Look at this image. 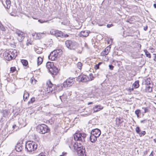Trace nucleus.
<instances>
[{"instance_id":"1","label":"nucleus","mask_w":156,"mask_h":156,"mask_svg":"<svg viewBox=\"0 0 156 156\" xmlns=\"http://www.w3.org/2000/svg\"><path fill=\"white\" fill-rule=\"evenodd\" d=\"M47 87L46 89V91L48 93L51 92L53 90L56 92H59L63 89V84H59L57 86L56 85H54L52 83L51 81L48 80L46 83Z\"/></svg>"},{"instance_id":"2","label":"nucleus","mask_w":156,"mask_h":156,"mask_svg":"<svg viewBox=\"0 0 156 156\" xmlns=\"http://www.w3.org/2000/svg\"><path fill=\"white\" fill-rule=\"evenodd\" d=\"M86 135L85 134L83 133H76L74 136V139L75 140L79 141L78 144L77 148V149L79 148L81 149L83 148H85L82 145V144L85 141V138L86 137Z\"/></svg>"},{"instance_id":"3","label":"nucleus","mask_w":156,"mask_h":156,"mask_svg":"<svg viewBox=\"0 0 156 156\" xmlns=\"http://www.w3.org/2000/svg\"><path fill=\"white\" fill-rule=\"evenodd\" d=\"M17 55V51L15 49L7 50L3 54L5 59L8 61L14 59Z\"/></svg>"},{"instance_id":"4","label":"nucleus","mask_w":156,"mask_h":156,"mask_svg":"<svg viewBox=\"0 0 156 156\" xmlns=\"http://www.w3.org/2000/svg\"><path fill=\"white\" fill-rule=\"evenodd\" d=\"M37 148V145L33 142L28 141L25 145V149L28 152H31L36 150Z\"/></svg>"},{"instance_id":"5","label":"nucleus","mask_w":156,"mask_h":156,"mask_svg":"<svg viewBox=\"0 0 156 156\" xmlns=\"http://www.w3.org/2000/svg\"><path fill=\"white\" fill-rule=\"evenodd\" d=\"M37 132L41 134H44L50 131L49 127L44 124L38 125L37 126Z\"/></svg>"},{"instance_id":"6","label":"nucleus","mask_w":156,"mask_h":156,"mask_svg":"<svg viewBox=\"0 0 156 156\" xmlns=\"http://www.w3.org/2000/svg\"><path fill=\"white\" fill-rule=\"evenodd\" d=\"M50 33L51 35H54L57 37H69L68 34H64L62 31L57 30H51Z\"/></svg>"},{"instance_id":"7","label":"nucleus","mask_w":156,"mask_h":156,"mask_svg":"<svg viewBox=\"0 0 156 156\" xmlns=\"http://www.w3.org/2000/svg\"><path fill=\"white\" fill-rule=\"evenodd\" d=\"M66 47L70 50L75 49L77 46V43L73 41L67 40L65 42Z\"/></svg>"},{"instance_id":"8","label":"nucleus","mask_w":156,"mask_h":156,"mask_svg":"<svg viewBox=\"0 0 156 156\" xmlns=\"http://www.w3.org/2000/svg\"><path fill=\"white\" fill-rule=\"evenodd\" d=\"M74 82V78H68L63 83V86L65 88L70 87L72 86Z\"/></svg>"},{"instance_id":"9","label":"nucleus","mask_w":156,"mask_h":156,"mask_svg":"<svg viewBox=\"0 0 156 156\" xmlns=\"http://www.w3.org/2000/svg\"><path fill=\"white\" fill-rule=\"evenodd\" d=\"M17 35V37L18 41L20 42H22L25 37V34L24 33L19 30H16L15 32Z\"/></svg>"},{"instance_id":"10","label":"nucleus","mask_w":156,"mask_h":156,"mask_svg":"<svg viewBox=\"0 0 156 156\" xmlns=\"http://www.w3.org/2000/svg\"><path fill=\"white\" fill-rule=\"evenodd\" d=\"M79 81L85 82L89 81L90 79L89 77L85 75H80L78 77Z\"/></svg>"},{"instance_id":"11","label":"nucleus","mask_w":156,"mask_h":156,"mask_svg":"<svg viewBox=\"0 0 156 156\" xmlns=\"http://www.w3.org/2000/svg\"><path fill=\"white\" fill-rule=\"evenodd\" d=\"M1 112L2 113L3 117L6 118H8L11 114L9 109L3 110L1 111Z\"/></svg>"},{"instance_id":"12","label":"nucleus","mask_w":156,"mask_h":156,"mask_svg":"<svg viewBox=\"0 0 156 156\" xmlns=\"http://www.w3.org/2000/svg\"><path fill=\"white\" fill-rule=\"evenodd\" d=\"M36 35V39H41L46 36V33L43 32L42 33H35V34H32L33 36Z\"/></svg>"},{"instance_id":"13","label":"nucleus","mask_w":156,"mask_h":156,"mask_svg":"<svg viewBox=\"0 0 156 156\" xmlns=\"http://www.w3.org/2000/svg\"><path fill=\"white\" fill-rule=\"evenodd\" d=\"M101 134L100 130L98 129H95L92 130L91 132V134L93 135L98 137Z\"/></svg>"},{"instance_id":"14","label":"nucleus","mask_w":156,"mask_h":156,"mask_svg":"<svg viewBox=\"0 0 156 156\" xmlns=\"http://www.w3.org/2000/svg\"><path fill=\"white\" fill-rule=\"evenodd\" d=\"M50 72L53 76H55L57 75L58 72V69L56 67L54 66L52 68L49 69Z\"/></svg>"},{"instance_id":"15","label":"nucleus","mask_w":156,"mask_h":156,"mask_svg":"<svg viewBox=\"0 0 156 156\" xmlns=\"http://www.w3.org/2000/svg\"><path fill=\"white\" fill-rule=\"evenodd\" d=\"M59 56L54 51L51 52L48 56V58L52 61L55 60Z\"/></svg>"},{"instance_id":"16","label":"nucleus","mask_w":156,"mask_h":156,"mask_svg":"<svg viewBox=\"0 0 156 156\" xmlns=\"http://www.w3.org/2000/svg\"><path fill=\"white\" fill-rule=\"evenodd\" d=\"M78 156H86L85 148L78 149H77Z\"/></svg>"},{"instance_id":"17","label":"nucleus","mask_w":156,"mask_h":156,"mask_svg":"<svg viewBox=\"0 0 156 156\" xmlns=\"http://www.w3.org/2000/svg\"><path fill=\"white\" fill-rule=\"evenodd\" d=\"M111 47L109 46L107 47L104 51H102L101 55L102 56H104L107 55L108 53L110 50Z\"/></svg>"},{"instance_id":"18","label":"nucleus","mask_w":156,"mask_h":156,"mask_svg":"<svg viewBox=\"0 0 156 156\" xmlns=\"http://www.w3.org/2000/svg\"><path fill=\"white\" fill-rule=\"evenodd\" d=\"M23 149L22 143H18L15 146V149L17 151H21Z\"/></svg>"},{"instance_id":"19","label":"nucleus","mask_w":156,"mask_h":156,"mask_svg":"<svg viewBox=\"0 0 156 156\" xmlns=\"http://www.w3.org/2000/svg\"><path fill=\"white\" fill-rule=\"evenodd\" d=\"M89 35L87 31H81L79 34V36L80 37H86Z\"/></svg>"},{"instance_id":"20","label":"nucleus","mask_w":156,"mask_h":156,"mask_svg":"<svg viewBox=\"0 0 156 156\" xmlns=\"http://www.w3.org/2000/svg\"><path fill=\"white\" fill-rule=\"evenodd\" d=\"M103 108V107L101 106H96L93 108L94 112H98L100 111V110L102 109Z\"/></svg>"},{"instance_id":"21","label":"nucleus","mask_w":156,"mask_h":156,"mask_svg":"<svg viewBox=\"0 0 156 156\" xmlns=\"http://www.w3.org/2000/svg\"><path fill=\"white\" fill-rule=\"evenodd\" d=\"M97 137L91 134L90 136V139L91 142L94 143L97 140Z\"/></svg>"},{"instance_id":"22","label":"nucleus","mask_w":156,"mask_h":156,"mask_svg":"<svg viewBox=\"0 0 156 156\" xmlns=\"http://www.w3.org/2000/svg\"><path fill=\"white\" fill-rule=\"evenodd\" d=\"M54 66V63L53 62H48L46 63V66L47 69H50L52 68Z\"/></svg>"},{"instance_id":"23","label":"nucleus","mask_w":156,"mask_h":156,"mask_svg":"<svg viewBox=\"0 0 156 156\" xmlns=\"http://www.w3.org/2000/svg\"><path fill=\"white\" fill-rule=\"evenodd\" d=\"M133 86L135 88H138L139 87V80L136 81L133 84Z\"/></svg>"},{"instance_id":"24","label":"nucleus","mask_w":156,"mask_h":156,"mask_svg":"<svg viewBox=\"0 0 156 156\" xmlns=\"http://www.w3.org/2000/svg\"><path fill=\"white\" fill-rule=\"evenodd\" d=\"M43 59L42 58L39 57L37 59V64L38 66L40 65L43 62Z\"/></svg>"},{"instance_id":"25","label":"nucleus","mask_w":156,"mask_h":156,"mask_svg":"<svg viewBox=\"0 0 156 156\" xmlns=\"http://www.w3.org/2000/svg\"><path fill=\"white\" fill-rule=\"evenodd\" d=\"M29 94L27 92H24L23 96V98L24 101H25L29 97Z\"/></svg>"},{"instance_id":"26","label":"nucleus","mask_w":156,"mask_h":156,"mask_svg":"<svg viewBox=\"0 0 156 156\" xmlns=\"http://www.w3.org/2000/svg\"><path fill=\"white\" fill-rule=\"evenodd\" d=\"M146 90L147 92H151L152 91V88L147 85L146 87Z\"/></svg>"},{"instance_id":"27","label":"nucleus","mask_w":156,"mask_h":156,"mask_svg":"<svg viewBox=\"0 0 156 156\" xmlns=\"http://www.w3.org/2000/svg\"><path fill=\"white\" fill-rule=\"evenodd\" d=\"M21 62L23 65L24 66H26L28 64V62L26 60L22 59L21 60Z\"/></svg>"},{"instance_id":"28","label":"nucleus","mask_w":156,"mask_h":156,"mask_svg":"<svg viewBox=\"0 0 156 156\" xmlns=\"http://www.w3.org/2000/svg\"><path fill=\"white\" fill-rule=\"evenodd\" d=\"M5 2L7 5V8L9 9L10 6L11 2L10 0H5Z\"/></svg>"},{"instance_id":"29","label":"nucleus","mask_w":156,"mask_h":156,"mask_svg":"<svg viewBox=\"0 0 156 156\" xmlns=\"http://www.w3.org/2000/svg\"><path fill=\"white\" fill-rule=\"evenodd\" d=\"M144 51L145 52L146 56L149 58H151V54L147 50H144Z\"/></svg>"},{"instance_id":"30","label":"nucleus","mask_w":156,"mask_h":156,"mask_svg":"<svg viewBox=\"0 0 156 156\" xmlns=\"http://www.w3.org/2000/svg\"><path fill=\"white\" fill-rule=\"evenodd\" d=\"M82 66V64L81 62H78L77 64V68L79 69H81Z\"/></svg>"},{"instance_id":"31","label":"nucleus","mask_w":156,"mask_h":156,"mask_svg":"<svg viewBox=\"0 0 156 156\" xmlns=\"http://www.w3.org/2000/svg\"><path fill=\"white\" fill-rule=\"evenodd\" d=\"M61 51V49H57L56 50H54V51H55V52L57 54V55H58L59 57L60 56V55L59 54V53L60 51Z\"/></svg>"},{"instance_id":"32","label":"nucleus","mask_w":156,"mask_h":156,"mask_svg":"<svg viewBox=\"0 0 156 156\" xmlns=\"http://www.w3.org/2000/svg\"><path fill=\"white\" fill-rule=\"evenodd\" d=\"M35 101V98L34 97L32 98L28 102V104H30L33 103Z\"/></svg>"},{"instance_id":"33","label":"nucleus","mask_w":156,"mask_h":156,"mask_svg":"<svg viewBox=\"0 0 156 156\" xmlns=\"http://www.w3.org/2000/svg\"><path fill=\"white\" fill-rule=\"evenodd\" d=\"M38 21L41 23H49V21L48 20H39Z\"/></svg>"},{"instance_id":"34","label":"nucleus","mask_w":156,"mask_h":156,"mask_svg":"<svg viewBox=\"0 0 156 156\" xmlns=\"http://www.w3.org/2000/svg\"><path fill=\"white\" fill-rule=\"evenodd\" d=\"M16 70V68L15 67H12L10 68V73H13Z\"/></svg>"},{"instance_id":"35","label":"nucleus","mask_w":156,"mask_h":156,"mask_svg":"<svg viewBox=\"0 0 156 156\" xmlns=\"http://www.w3.org/2000/svg\"><path fill=\"white\" fill-rule=\"evenodd\" d=\"M135 113L136 115L138 117H139V114L140 112V109H137L135 111Z\"/></svg>"},{"instance_id":"36","label":"nucleus","mask_w":156,"mask_h":156,"mask_svg":"<svg viewBox=\"0 0 156 156\" xmlns=\"http://www.w3.org/2000/svg\"><path fill=\"white\" fill-rule=\"evenodd\" d=\"M136 131L137 133L138 134H140V129L139 127L137 126L136 128Z\"/></svg>"},{"instance_id":"37","label":"nucleus","mask_w":156,"mask_h":156,"mask_svg":"<svg viewBox=\"0 0 156 156\" xmlns=\"http://www.w3.org/2000/svg\"><path fill=\"white\" fill-rule=\"evenodd\" d=\"M146 134V132L145 131H144L141 132H140V134H139L140 135V136H144Z\"/></svg>"},{"instance_id":"38","label":"nucleus","mask_w":156,"mask_h":156,"mask_svg":"<svg viewBox=\"0 0 156 156\" xmlns=\"http://www.w3.org/2000/svg\"><path fill=\"white\" fill-rule=\"evenodd\" d=\"M0 29L3 31H4L5 30V28L4 26L1 24L0 25Z\"/></svg>"},{"instance_id":"39","label":"nucleus","mask_w":156,"mask_h":156,"mask_svg":"<svg viewBox=\"0 0 156 156\" xmlns=\"http://www.w3.org/2000/svg\"><path fill=\"white\" fill-rule=\"evenodd\" d=\"M33 79H33L31 78V83L33 84H34L36 83V80L35 79L34 80Z\"/></svg>"},{"instance_id":"40","label":"nucleus","mask_w":156,"mask_h":156,"mask_svg":"<svg viewBox=\"0 0 156 156\" xmlns=\"http://www.w3.org/2000/svg\"><path fill=\"white\" fill-rule=\"evenodd\" d=\"M122 119H123L122 118H120L118 119L119 123H121L123 122Z\"/></svg>"},{"instance_id":"41","label":"nucleus","mask_w":156,"mask_h":156,"mask_svg":"<svg viewBox=\"0 0 156 156\" xmlns=\"http://www.w3.org/2000/svg\"><path fill=\"white\" fill-rule=\"evenodd\" d=\"M109 68L110 69L112 70L113 69L114 66L112 65H109Z\"/></svg>"},{"instance_id":"42","label":"nucleus","mask_w":156,"mask_h":156,"mask_svg":"<svg viewBox=\"0 0 156 156\" xmlns=\"http://www.w3.org/2000/svg\"><path fill=\"white\" fill-rule=\"evenodd\" d=\"M90 80H93V75H92V74L91 73V74H90Z\"/></svg>"},{"instance_id":"43","label":"nucleus","mask_w":156,"mask_h":156,"mask_svg":"<svg viewBox=\"0 0 156 156\" xmlns=\"http://www.w3.org/2000/svg\"><path fill=\"white\" fill-rule=\"evenodd\" d=\"M112 26H113V24H107V27L108 28H109L111 27H112Z\"/></svg>"},{"instance_id":"44","label":"nucleus","mask_w":156,"mask_h":156,"mask_svg":"<svg viewBox=\"0 0 156 156\" xmlns=\"http://www.w3.org/2000/svg\"><path fill=\"white\" fill-rule=\"evenodd\" d=\"M49 45H50V46H51L52 45V40L51 39L50 41L49 42Z\"/></svg>"},{"instance_id":"45","label":"nucleus","mask_w":156,"mask_h":156,"mask_svg":"<svg viewBox=\"0 0 156 156\" xmlns=\"http://www.w3.org/2000/svg\"><path fill=\"white\" fill-rule=\"evenodd\" d=\"M99 68V64H97L95 65V69H98Z\"/></svg>"},{"instance_id":"46","label":"nucleus","mask_w":156,"mask_h":156,"mask_svg":"<svg viewBox=\"0 0 156 156\" xmlns=\"http://www.w3.org/2000/svg\"><path fill=\"white\" fill-rule=\"evenodd\" d=\"M144 113H146V112H148V109H147V108H144Z\"/></svg>"},{"instance_id":"47","label":"nucleus","mask_w":156,"mask_h":156,"mask_svg":"<svg viewBox=\"0 0 156 156\" xmlns=\"http://www.w3.org/2000/svg\"><path fill=\"white\" fill-rule=\"evenodd\" d=\"M147 26L146 27H144V30H147Z\"/></svg>"},{"instance_id":"48","label":"nucleus","mask_w":156,"mask_h":156,"mask_svg":"<svg viewBox=\"0 0 156 156\" xmlns=\"http://www.w3.org/2000/svg\"><path fill=\"white\" fill-rule=\"evenodd\" d=\"M16 127V125H14L12 126V128L13 129H14V128Z\"/></svg>"},{"instance_id":"49","label":"nucleus","mask_w":156,"mask_h":156,"mask_svg":"<svg viewBox=\"0 0 156 156\" xmlns=\"http://www.w3.org/2000/svg\"><path fill=\"white\" fill-rule=\"evenodd\" d=\"M153 152V151H152L150 154V155H149V156H153V155L152 154V153Z\"/></svg>"},{"instance_id":"50","label":"nucleus","mask_w":156,"mask_h":156,"mask_svg":"<svg viewBox=\"0 0 156 156\" xmlns=\"http://www.w3.org/2000/svg\"><path fill=\"white\" fill-rule=\"evenodd\" d=\"M39 156H45L42 154H39Z\"/></svg>"},{"instance_id":"51","label":"nucleus","mask_w":156,"mask_h":156,"mask_svg":"<svg viewBox=\"0 0 156 156\" xmlns=\"http://www.w3.org/2000/svg\"><path fill=\"white\" fill-rule=\"evenodd\" d=\"M154 8H156V3H155L154 4Z\"/></svg>"},{"instance_id":"52","label":"nucleus","mask_w":156,"mask_h":156,"mask_svg":"<svg viewBox=\"0 0 156 156\" xmlns=\"http://www.w3.org/2000/svg\"><path fill=\"white\" fill-rule=\"evenodd\" d=\"M62 154H62V155H64L65 156V155H66V152H65V153L63 152V153H62Z\"/></svg>"},{"instance_id":"53","label":"nucleus","mask_w":156,"mask_h":156,"mask_svg":"<svg viewBox=\"0 0 156 156\" xmlns=\"http://www.w3.org/2000/svg\"><path fill=\"white\" fill-rule=\"evenodd\" d=\"M93 104V102H90L88 104V105H89L90 104Z\"/></svg>"},{"instance_id":"54","label":"nucleus","mask_w":156,"mask_h":156,"mask_svg":"<svg viewBox=\"0 0 156 156\" xmlns=\"http://www.w3.org/2000/svg\"><path fill=\"white\" fill-rule=\"evenodd\" d=\"M153 140L154 141L155 143H156V139H154Z\"/></svg>"},{"instance_id":"55","label":"nucleus","mask_w":156,"mask_h":156,"mask_svg":"<svg viewBox=\"0 0 156 156\" xmlns=\"http://www.w3.org/2000/svg\"><path fill=\"white\" fill-rule=\"evenodd\" d=\"M147 84H150V81H149V83H148L147 82Z\"/></svg>"},{"instance_id":"56","label":"nucleus","mask_w":156,"mask_h":156,"mask_svg":"<svg viewBox=\"0 0 156 156\" xmlns=\"http://www.w3.org/2000/svg\"><path fill=\"white\" fill-rule=\"evenodd\" d=\"M154 59L155 61H156V55H155V58H154Z\"/></svg>"},{"instance_id":"57","label":"nucleus","mask_w":156,"mask_h":156,"mask_svg":"<svg viewBox=\"0 0 156 156\" xmlns=\"http://www.w3.org/2000/svg\"><path fill=\"white\" fill-rule=\"evenodd\" d=\"M101 64V62H99V63H98V64H99V65H100V64Z\"/></svg>"},{"instance_id":"58","label":"nucleus","mask_w":156,"mask_h":156,"mask_svg":"<svg viewBox=\"0 0 156 156\" xmlns=\"http://www.w3.org/2000/svg\"><path fill=\"white\" fill-rule=\"evenodd\" d=\"M144 153V154H147V151H146V152Z\"/></svg>"},{"instance_id":"59","label":"nucleus","mask_w":156,"mask_h":156,"mask_svg":"<svg viewBox=\"0 0 156 156\" xmlns=\"http://www.w3.org/2000/svg\"><path fill=\"white\" fill-rule=\"evenodd\" d=\"M60 156H65L64 155H61Z\"/></svg>"},{"instance_id":"60","label":"nucleus","mask_w":156,"mask_h":156,"mask_svg":"<svg viewBox=\"0 0 156 156\" xmlns=\"http://www.w3.org/2000/svg\"><path fill=\"white\" fill-rule=\"evenodd\" d=\"M78 52L79 53H81V52Z\"/></svg>"},{"instance_id":"61","label":"nucleus","mask_w":156,"mask_h":156,"mask_svg":"<svg viewBox=\"0 0 156 156\" xmlns=\"http://www.w3.org/2000/svg\"><path fill=\"white\" fill-rule=\"evenodd\" d=\"M141 122H143V121H141Z\"/></svg>"},{"instance_id":"62","label":"nucleus","mask_w":156,"mask_h":156,"mask_svg":"<svg viewBox=\"0 0 156 156\" xmlns=\"http://www.w3.org/2000/svg\"><path fill=\"white\" fill-rule=\"evenodd\" d=\"M61 96H60L59 97L60 98V99H61Z\"/></svg>"},{"instance_id":"63","label":"nucleus","mask_w":156,"mask_h":156,"mask_svg":"<svg viewBox=\"0 0 156 156\" xmlns=\"http://www.w3.org/2000/svg\"><path fill=\"white\" fill-rule=\"evenodd\" d=\"M127 22H128V21H126Z\"/></svg>"}]
</instances>
